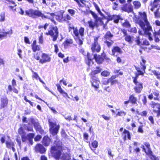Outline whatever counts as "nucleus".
I'll return each instance as SVG.
<instances>
[{
    "label": "nucleus",
    "mask_w": 160,
    "mask_h": 160,
    "mask_svg": "<svg viewBox=\"0 0 160 160\" xmlns=\"http://www.w3.org/2000/svg\"><path fill=\"white\" fill-rule=\"evenodd\" d=\"M142 62L140 63V67L136 68L138 73L136 74V77L134 78L133 80V82L135 84L134 89L135 92L137 93H140L143 88L142 83L138 82L137 80V78L139 75H143L145 72V70L146 68V67L145 66V64L146 61L142 59Z\"/></svg>",
    "instance_id": "1"
},
{
    "label": "nucleus",
    "mask_w": 160,
    "mask_h": 160,
    "mask_svg": "<svg viewBox=\"0 0 160 160\" xmlns=\"http://www.w3.org/2000/svg\"><path fill=\"white\" fill-rule=\"evenodd\" d=\"M58 144L56 146L51 148V152L52 156L57 159H63L68 160L69 159L70 156L67 153H62V142H58Z\"/></svg>",
    "instance_id": "2"
},
{
    "label": "nucleus",
    "mask_w": 160,
    "mask_h": 160,
    "mask_svg": "<svg viewBox=\"0 0 160 160\" xmlns=\"http://www.w3.org/2000/svg\"><path fill=\"white\" fill-rule=\"evenodd\" d=\"M70 32L72 30L73 34L72 35L76 37V40L77 43L80 45L83 44V37L84 36V28L81 27L79 30H78L77 27H70L69 29Z\"/></svg>",
    "instance_id": "3"
},
{
    "label": "nucleus",
    "mask_w": 160,
    "mask_h": 160,
    "mask_svg": "<svg viewBox=\"0 0 160 160\" xmlns=\"http://www.w3.org/2000/svg\"><path fill=\"white\" fill-rule=\"evenodd\" d=\"M35 16L38 17H41L42 19L44 18H48L50 19L53 22V17L55 16V15L54 13H47V15H44L41 12L37 10H34L33 12V18L35 17Z\"/></svg>",
    "instance_id": "4"
},
{
    "label": "nucleus",
    "mask_w": 160,
    "mask_h": 160,
    "mask_svg": "<svg viewBox=\"0 0 160 160\" xmlns=\"http://www.w3.org/2000/svg\"><path fill=\"white\" fill-rule=\"evenodd\" d=\"M139 25L142 29H144V35L148 36L150 40H152L151 37V34L150 32L151 28L149 26V23L147 26L145 24L144 25L143 21H140L139 22Z\"/></svg>",
    "instance_id": "5"
},
{
    "label": "nucleus",
    "mask_w": 160,
    "mask_h": 160,
    "mask_svg": "<svg viewBox=\"0 0 160 160\" xmlns=\"http://www.w3.org/2000/svg\"><path fill=\"white\" fill-rule=\"evenodd\" d=\"M99 37H94V42L92 44L91 49L93 52H99L101 50L100 45L98 42Z\"/></svg>",
    "instance_id": "6"
},
{
    "label": "nucleus",
    "mask_w": 160,
    "mask_h": 160,
    "mask_svg": "<svg viewBox=\"0 0 160 160\" xmlns=\"http://www.w3.org/2000/svg\"><path fill=\"white\" fill-rule=\"evenodd\" d=\"M50 126V132L53 135H56L58 132L60 127L58 125H57L55 122L49 121Z\"/></svg>",
    "instance_id": "7"
},
{
    "label": "nucleus",
    "mask_w": 160,
    "mask_h": 160,
    "mask_svg": "<svg viewBox=\"0 0 160 160\" xmlns=\"http://www.w3.org/2000/svg\"><path fill=\"white\" fill-rule=\"evenodd\" d=\"M48 31L49 34L53 37V41L56 40L58 36V28L56 27L51 26Z\"/></svg>",
    "instance_id": "8"
},
{
    "label": "nucleus",
    "mask_w": 160,
    "mask_h": 160,
    "mask_svg": "<svg viewBox=\"0 0 160 160\" xmlns=\"http://www.w3.org/2000/svg\"><path fill=\"white\" fill-rule=\"evenodd\" d=\"M151 107L152 109V110L154 113H157V116L160 115V104L156 103L153 102H151L150 103Z\"/></svg>",
    "instance_id": "9"
},
{
    "label": "nucleus",
    "mask_w": 160,
    "mask_h": 160,
    "mask_svg": "<svg viewBox=\"0 0 160 160\" xmlns=\"http://www.w3.org/2000/svg\"><path fill=\"white\" fill-rule=\"evenodd\" d=\"M160 7V0H154L153 2H151L148 7V9L153 12L156 8Z\"/></svg>",
    "instance_id": "10"
},
{
    "label": "nucleus",
    "mask_w": 160,
    "mask_h": 160,
    "mask_svg": "<svg viewBox=\"0 0 160 160\" xmlns=\"http://www.w3.org/2000/svg\"><path fill=\"white\" fill-rule=\"evenodd\" d=\"M30 122L34 125V128L37 131H38L41 133L42 132V130L41 126L39 123L36 120L31 118L29 119V124H30Z\"/></svg>",
    "instance_id": "11"
},
{
    "label": "nucleus",
    "mask_w": 160,
    "mask_h": 160,
    "mask_svg": "<svg viewBox=\"0 0 160 160\" xmlns=\"http://www.w3.org/2000/svg\"><path fill=\"white\" fill-rule=\"evenodd\" d=\"M51 61V58L48 55L45 53H43L40 59L39 62L43 64L44 63L49 62Z\"/></svg>",
    "instance_id": "12"
},
{
    "label": "nucleus",
    "mask_w": 160,
    "mask_h": 160,
    "mask_svg": "<svg viewBox=\"0 0 160 160\" xmlns=\"http://www.w3.org/2000/svg\"><path fill=\"white\" fill-rule=\"evenodd\" d=\"M123 130L124 131L122 133V136L124 140L125 141L127 138H128L129 140L131 139L130 134L129 131L125 129H123L122 128L120 129V131L121 132H122Z\"/></svg>",
    "instance_id": "13"
},
{
    "label": "nucleus",
    "mask_w": 160,
    "mask_h": 160,
    "mask_svg": "<svg viewBox=\"0 0 160 160\" xmlns=\"http://www.w3.org/2000/svg\"><path fill=\"white\" fill-rule=\"evenodd\" d=\"M139 14L140 16V17L142 18V20H140L138 22L139 24V22L140 21H142L144 23V25L145 24L147 26L149 24V22L148 21L147 18L146 13L144 12H139Z\"/></svg>",
    "instance_id": "14"
},
{
    "label": "nucleus",
    "mask_w": 160,
    "mask_h": 160,
    "mask_svg": "<svg viewBox=\"0 0 160 160\" xmlns=\"http://www.w3.org/2000/svg\"><path fill=\"white\" fill-rule=\"evenodd\" d=\"M1 108H3L6 107L8 103V100L6 97H3L1 98Z\"/></svg>",
    "instance_id": "15"
},
{
    "label": "nucleus",
    "mask_w": 160,
    "mask_h": 160,
    "mask_svg": "<svg viewBox=\"0 0 160 160\" xmlns=\"http://www.w3.org/2000/svg\"><path fill=\"white\" fill-rule=\"evenodd\" d=\"M35 150L36 152L43 153L45 152L46 150L42 145L39 144L36 145L35 147Z\"/></svg>",
    "instance_id": "16"
},
{
    "label": "nucleus",
    "mask_w": 160,
    "mask_h": 160,
    "mask_svg": "<svg viewBox=\"0 0 160 160\" xmlns=\"http://www.w3.org/2000/svg\"><path fill=\"white\" fill-rule=\"evenodd\" d=\"M19 134L21 135L22 141L23 142H25L26 140V133L24 131L22 128H20L18 130Z\"/></svg>",
    "instance_id": "17"
},
{
    "label": "nucleus",
    "mask_w": 160,
    "mask_h": 160,
    "mask_svg": "<svg viewBox=\"0 0 160 160\" xmlns=\"http://www.w3.org/2000/svg\"><path fill=\"white\" fill-rule=\"evenodd\" d=\"M92 58H94L98 63H101L103 61L104 59L100 55L95 54L92 55Z\"/></svg>",
    "instance_id": "18"
},
{
    "label": "nucleus",
    "mask_w": 160,
    "mask_h": 160,
    "mask_svg": "<svg viewBox=\"0 0 160 160\" xmlns=\"http://www.w3.org/2000/svg\"><path fill=\"white\" fill-rule=\"evenodd\" d=\"M6 144L7 148L10 149L11 148L13 151H14L15 150V149L14 148V143L13 142H12L10 139L6 141Z\"/></svg>",
    "instance_id": "19"
},
{
    "label": "nucleus",
    "mask_w": 160,
    "mask_h": 160,
    "mask_svg": "<svg viewBox=\"0 0 160 160\" xmlns=\"http://www.w3.org/2000/svg\"><path fill=\"white\" fill-rule=\"evenodd\" d=\"M122 51L118 47H114L112 50V55H115L116 53L121 54L122 53Z\"/></svg>",
    "instance_id": "20"
},
{
    "label": "nucleus",
    "mask_w": 160,
    "mask_h": 160,
    "mask_svg": "<svg viewBox=\"0 0 160 160\" xmlns=\"http://www.w3.org/2000/svg\"><path fill=\"white\" fill-rule=\"evenodd\" d=\"M87 24L88 27L92 29H93L95 28H97V23L96 22L95 20L94 21L92 20L88 21Z\"/></svg>",
    "instance_id": "21"
},
{
    "label": "nucleus",
    "mask_w": 160,
    "mask_h": 160,
    "mask_svg": "<svg viewBox=\"0 0 160 160\" xmlns=\"http://www.w3.org/2000/svg\"><path fill=\"white\" fill-rule=\"evenodd\" d=\"M32 50L34 52L38 51L40 49V46L37 44V42L36 40L33 41V43L32 45Z\"/></svg>",
    "instance_id": "22"
},
{
    "label": "nucleus",
    "mask_w": 160,
    "mask_h": 160,
    "mask_svg": "<svg viewBox=\"0 0 160 160\" xmlns=\"http://www.w3.org/2000/svg\"><path fill=\"white\" fill-rule=\"evenodd\" d=\"M56 86L57 88V89L58 91L61 94H63V97H67L68 98H69V97H68V95L67 93L64 92L62 88L60 85L59 84H56Z\"/></svg>",
    "instance_id": "23"
},
{
    "label": "nucleus",
    "mask_w": 160,
    "mask_h": 160,
    "mask_svg": "<svg viewBox=\"0 0 160 160\" xmlns=\"http://www.w3.org/2000/svg\"><path fill=\"white\" fill-rule=\"evenodd\" d=\"M88 59L86 61V62L88 66H90L92 65L93 63V59L94 58H92V55H91L89 53L87 54Z\"/></svg>",
    "instance_id": "24"
},
{
    "label": "nucleus",
    "mask_w": 160,
    "mask_h": 160,
    "mask_svg": "<svg viewBox=\"0 0 160 160\" xmlns=\"http://www.w3.org/2000/svg\"><path fill=\"white\" fill-rule=\"evenodd\" d=\"M74 1L77 2L80 8L81 7H84L86 6L87 2L84 0H74Z\"/></svg>",
    "instance_id": "25"
},
{
    "label": "nucleus",
    "mask_w": 160,
    "mask_h": 160,
    "mask_svg": "<svg viewBox=\"0 0 160 160\" xmlns=\"http://www.w3.org/2000/svg\"><path fill=\"white\" fill-rule=\"evenodd\" d=\"M122 9L126 12H132L133 11V8L131 5L128 6L125 5L122 8Z\"/></svg>",
    "instance_id": "26"
},
{
    "label": "nucleus",
    "mask_w": 160,
    "mask_h": 160,
    "mask_svg": "<svg viewBox=\"0 0 160 160\" xmlns=\"http://www.w3.org/2000/svg\"><path fill=\"white\" fill-rule=\"evenodd\" d=\"M50 142V139L47 136H45L42 140V143L45 146H48Z\"/></svg>",
    "instance_id": "27"
},
{
    "label": "nucleus",
    "mask_w": 160,
    "mask_h": 160,
    "mask_svg": "<svg viewBox=\"0 0 160 160\" xmlns=\"http://www.w3.org/2000/svg\"><path fill=\"white\" fill-rule=\"evenodd\" d=\"M26 136V140L28 139L29 140L30 143L31 145L33 144L32 139L34 136V134L33 133H30L27 134Z\"/></svg>",
    "instance_id": "28"
},
{
    "label": "nucleus",
    "mask_w": 160,
    "mask_h": 160,
    "mask_svg": "<svg viewBox=\"0 0 160 160\" xmlns=\"http://www.w3.org/2000/svg\"><path fill=\"white\" fill-rule=\"evenodd\" d=\"M92 84L93 87L97 89L99 88L100 82L97 79H93L92 82Z\"/></svg>",
    "instance_id": "29"
},
{
    "label": "nucleus",
    "mask_w": 160,
    "mask_h": 160,
    "mask_svg": "<svg viewBox=\"0 0 160 160\" xmlns=\"http://www.w3.org/2000/svg\"><path fill=\"white\" fill-rule=\"evenodd\" d=\"M0 38L1 39L6 37L7 34L9 33L8 32H5L3 29H0Z\"/></svg>",
    "instance_id": "30"
},
{
    "label": "nucleus",
    "mask_w": 160,
    "mask_h": 160,
    "mask_svg": "<svg viewBox=\"0 0 160 160\" xmlns=\"http://www.w3.org/2000/svg\"><path fill=\"white\" fill-rule=\"evenodd\" d=\"M141 148H142L143 151H144L146 154L148 156L150 155H151V154H152V152L150 148H145L144 146H142Z\"/></svg>",
    "instance_id": "31"
},
{
    "label": "nucleus",
    "mask_w": 160,
    "mask_h": 160,
    "mask_svg": "<svg viewBox=\"0 0 160 160\" xmlns=\"http://www.w3.org/2000/svg\"><path fill=\"white\" fill-rule=\"evenodd\" d=\"M133 4L134 8L137 9L139 8L141 6L140 2L138 1H135L133 2Z\"/></svg>",
    "instance_id": "32"
},
{
    "label": "nucleus",
    "mask_w": 160,
    "mask_h": 160,
    "mask_svg": "<svg viewBox=\"0 0 160 160\" xmlns=\"http://www.w3.org/2000/svg\"><path fill=\"white\" fill-rule=\"evenodd\" d=\"M129 100L132 104H135L136 103L137 99L133 95H132L129 97Z\"/></svg>",
    "instance_id": "33"
},
{
    "label": "nucleus",
    "mask_w": 160,
    "mask_h": 160,
    "mask_svg": "<svg viewBox=\"0 0 160 160\" xmlns=\"http://www.w3.org/2000/svg\"><path fill=\"white\" fill-rule=\"evenodd\" d=\"M33 12L34 10L33 9H29L28 10H26L25 11L26 14L27 15H28L30 17L33 18Z\"/></svg>",
    "instance_id": "34"
},
{
    "label": "nucleus",
    "mask_w": 160,
    "mask_h": 160,
    "mask_svg": "<svg viewBox=\"0 0 160 160\" xmlns=\"http://www.w3.org/2000/svg\"><path fill=\"white\" fill-rule=\"evenodd\" d=\"M112 18H111V20H113L114 22L116 23L118 22L120 18V16L118 15H112Z\"/></svg>",
    "instance_id": "35"
},
{
    "label": "nucleus",
    "mask_w": 160,
    "mask_h": 160,
    "mask_svg": "<svg viewBox=\"0 0 160 160\" xmlns=\"http://www.w3.org/2000/svg\"><path fill=\"white\" fill-rule=\"evenodd\" d=\"M56 18L57 20L60 22H63V16L62 14L56 16Z\"/></svg>",
    "instance_id": "36"
},
{
    "label": "nucleus",
    "mask_w": 160,
    "mask_h": 160,
    "mask_svg": "<svg viewBox=\"0 0 160 160\" xmlns=\"http://www.w3.org/2000/svg\"><path fill=\"white\" fill-rule=\"evenodd\" d=\"M95 20L96 22L97 23V27H98L99 25H102L104 24L103 21L102 19L100 18H97Z\"/></svg>",
    "instance_id": "37"
},
{
    "label": "nucleus",
    "mask_w": 160,
    "mask_h": 160,
    "mask_svg": "<svg viewBox=\"0 0 160 160\" xmlns=\"http://www.w3.org/2000/svg\"><path fill=\"white\" fill-rule=\"evenodd\" d=\"M152 94L154 96V100H158V97L159 95L158 91L155 90L153 92Z\"/></svg>",
    "instance_id": "38"
},
{
    "label": "nucleus",
    "mask_w": 160,
    "mask_h": 160,
    "mask_svg": "<svg viewBox=\"0 0 160 160\" xmlns=\"http://www.w3.org/2000/svg\"><path fill=\"white\" fill-rule=\"evenodd\" d=\"M125 40L129 43H131L132 42V38L130 35H127L125 36Z\"/></svg>",
    "instance_id": "39"
},
{
    "label": "nucleus",
    "mask_w": 160,
    "mask_h": 160,
    "mask_svg": "<svg viewBox=\"0 0 160 160\" xmlns=\"http://www.w3.org/2000/svg\"><path fill=\"white\" fill-rule=\"evenodd\" d=\"M72 17L68 14H67L63 17V22H67L68 20H71Z\"/></svg>",
    "instance_id": "40"
},
{
    "label": "nucleus",
    "mask_w": 160,
    "mask_h": 160,
    "mask_svg": "<svg viewBox=\"0 0 160 160\" xmlns=\"http://www.w3.org/2000/svg\"><path fill=\"white\" fill-rule=\"evenodd\" d=\"M159 10V8H158L154 12L155 17L156 18H158L160 17V13Z\"/></svg>",
    "instance_id": "41"
},
{
    "label": "nucleus",
    "mask_w": 160,
    "mask_h": 160,
    "mask_svg": "<svg viewBox=\"0 0 160 160\" xmlns=\"http://www.w3.org/2000/svg\"><path fill=\"white\" fill-rule=\"evenodd\" d=\"M0 21L3 22L5 19V13L2 12L1 13L0 15Z\"/></svg>",
    "instance_id": "42"
},
{
    "label": "nucleus",
    "mask_w": 160,
    "mask_h": 160,
    "mask_svg": "<svg viewBox=\"0 0 160 160\" xmlns=\"http://www.w3.org/2000/svg\"><path fill=\"white\" fill-rule=\"evenodd\" d=\"M32 77L33 78H35L36 79H39L40 80V81L41 82H42L43 83H44L43 82H42L40 78V77H39L38 75L36 72H34L33 73V75H32Z\"/></svg>",
    "instance_id": "43"
},
{
    "label": "nucleus",
    "mask_w": 160,
    "mask_h": 160,
    "mask_svg": "<svg viewBox=\"0 0 160 160\" xmlns=\"http://www.w3.org/2000/svg\"><path fill=\"white\" fill-rule=\"evenodd\" d=\"M101 75L104 77H107L109 75L110 72L108 71H104L101 73Z\"/></svg>",
    "instance_id": "44"
},
{
    "label": "nucleus",
    "mask_w": 160,
    "mask_h": 160,
    "mask_svg": "<svg viewBox=\"0 0 160 160\" xmlns=\"http://www.w3.org/2000/svg\"><path fill=\"white\" fill-rule=\"evenodd\" d=\"M126 114V112L121 111L120 112H118L117 114L116 115L118 116H125Z\"/></svg>",
    "instance_id": "45"
},
{
    "label": "nucleus",
    "mask_w": 160,
    "mask_h": 160,
    "mask_svg": "<svg viewBox=\"0 0 160 160\" xmlns=\"http://www.w3.org/2000/svg\"><path fill=\"white\" fill-rule=\"evenodd\" d=\"M113 36V35L111 34L109 31L107 32L105 36V38H111Z\"/></svg>",
    "instance_id": "46"
},
{
    "label": "nucleus",
    "mask_w": 160,
    "mask_h": 160,
    "mask_svg": "<svg viewBox=\"0 0 160 160\" xmlns=\"http://www.w3.org/2000/svg\"><path fill=\"white\" fill-rule=\"evenodd\" d=\"M152 73L155 75L158 79H160V73H158L155 70L152 71Z\"/></svg>",
    "instance_id": "47"
},
{
    "label": "nucleus",
    "mask_w": 160,
    "mask_h": 160,
    "mask_svg": "<svg viewBox=\"0 0 160 160\" xmlns=\"http://www.w3.org/2000/svg\"><path fill=\"white\" fill-rule=\"evenodd\" d=\"M92 144L93 148H96L98 146V143L97 141L95 140L92 143Z\"/></svg>",
    "instance_id": "48"
},
{
    "label": "nucleus",
    "mask_w": 160,
    "mask_h": 160,
    "mask_svg": "<svg viewBox=\"0 0 160 160\" xmlns=\"http://www.w3.org/2000/svg\"><path fill=\"white\" fill-rule=\"evenodd\" d=\"M43 33H42L39 37V43L42 44L43 43V39L42 36Z\"/></svg>",
    "instance_id": "49"
},
{
    "label": "nucleus",
    "mask_w": 160,
    "mask_h": 160,
    "mask_svg": "<svg viewBox=\"0 0 160 160\" xmlns=\"http://www.w3.org/2000/svg\"><path fill=\"white\" fill-rule=\"evenodd\" d=\"M148 156L152 160H158V158L156 157L154 155H153L152 154H151V155H150Z\"/></svg>",
    "instance_id": "50"
},
{
    "label": "nucleus",
    "mask_w": 160,
    "mask_h": 160,
    "mask_svg": "<svg viewBox=\"0 0 160 160\" xmlns=\"http://www.w3.org/2000/svg\"><path fill=\"white\" fill-rule=\"evenodd\" d=\"M123 26L127 28H129L130 26V25L128 22L127 21H125V22L122 24Z\"/></svg>",
    "instance_id": "51"
},
{
    "label": "nucleus",
    "mask_w": 160,
    "mask_h": 160,
    "mask_svg": "<svg viewBox=\"0 0 160 160\" xmlns=\"http://www.w3.org/2000/svg\"><path fill=\"white\" fill-rule=\"evenodd\" d=\"M68 12L72 16H73L75 13V11L73 9H69L68 10Z\"/></svg>",
    "instance_id": "52"
},
{
    "label": "nucleus",
    "mask_w": 160,
    "mask_h": 160,
    "mask_svg": "<svg viewBox=\"0 0 160 160\" xmlns=\"http://www.w3.org/2000/svg\"><path fill=\"white\" fill-rule=\"evenodd\" d=\"M97 69L93 71V72L94 74H96L97 73H99L101 71V69L100 68L97 67L96 68Z\"/></svg>",
    "instance_id": "53"
},
{
    "label": "nucleus",
    "mask_w": 160,
    "mask_h": 160,
    "mask_svg": "<svg viewBox=\"0 0 160 160\" xmlns=\"http://www.w3.org/2000/svg\"><path fill=\"white\" fill-rule=\"evenodd\" d=\"M143 126L141 125L138 127V132L142 133L143 132V130L142 128Z\"/></svg>",
    "instance_id": "54"
},
{
    "label": "nucleus",
    "mask_w": 160,
    "mask_h": 160,
    "mask_svg": "<svg viewBox=\"0 0 160 160\" xmlns=\"http://www.w3.org/2000/svg\"><path fill=\"white\" fill-rule=\"evenodd\" d=\"M104 42L107 45V46L108 47L111 46L113 43V42L112 41L111 42H109L106 41Z\"/></svg>",
    "instance_id": "55"
},
{
    "label": "nucleus",
    "mask_w": 160,
    "mask_h": 160,
    "mask_svg": "<svg viewBox=\"0 0 160 160\" xmlns=\"http://www.w3.org/2000/svg\"><path fill=\"white\" fill-rule=\"evenodd\" d=\"M135 42L137 43L138 45H140L141 44V42L140 41V37L138 36L136 38L135 40Z\"/></svg>",
    "instance_id": "56"
},
{
    "label": "nucleus",
    "mask_w": 160,
    "mask_h": 160,
    "mask_svg": "<svg viewBox=\"0 0 160 160\" xmlns=\"http://www.w3.org/2000/svg\"><path fill=\"white\" fill-rule=\"evenodd\" d=\"M94 6L96 9L97 10V11H98V13L100 14L101 15H102V13L101 11H100V10L99 7L98 6V5L97 4H94Z\"/></svg>",
    "instance_id": "57"
},
{
    "label": "nucleus",
    "mask_w": 160,
    "mask_h": 160,
    "mask_svg": "<svg viewBox=\"0 0 160 160\" xmlns=\"http://www.w3.org/2000/svg\"><path fill=\"white\" fill-rule=\"evenodd\" d=\"M102 117L103 118L106 120L108 121L110 119V117L109 116H106L105 115H102Z\"/></svg>",
    "instance_id": "58"
},
{
    "label": "nucleus",
    "mask_w": 160,
    "mask_h": 160,
    "mask_svg": "<svg viewBox=\"0 0 160 160\" xmlns=\"http://www.w3.org/2000/svg\"><path fill=\"white\" fill-rule=\"evenodd\" d=\"M31 123L30 122V124H28V126L27 127V129L29 131H32L33 130L32 127L29 126Z\"/></svg>",
    "instance_id": "59"
},
{
    "label": "nucleus",
    "mask_w": 160,
    "mask_h": 160,
    "mask_svg": "<svg viewBox=\"0 0 160 160\" xmlns=\"http://www.w3.org/2000/svg\"><path fill=\"white\" fill-rule=\"evenodd\" d=\"M91 14L93 16V17L94 18L95 20H96L97 18H98L99 17H98L97 15L96 14H95L94 12L91 11Z\"/></svg>",
    "instance_id": "60"
},
{
    "label": "nucleus",
    "mask_w": 160,
    "mask_h": 160,
    "mask_svg": "<svg viewBox=\"0 0 160 160\" xmlns=\"http://www.w3.org/2000/svg\"><path fill=\"white\" fill-rule=\"evenodd\" d=\"M41 138V136L40 135H38L35 137L34 140L35 141H38L40 140Z\"/></svg>",
    "instance_id": "61"
},
{
    "label": "nucleus",
    "mask_w": 160,
    "mask_h": 160,
    "mask_svg": "<svg viewBox=\"0 0 160 160\" xmlns=\"http://www.w3.org/2000/svg\"><path fill=\"white\" fill-rule=\"evenodd\" d=\"M148 112L146 111H144L141 112L140 115L142 116H146Z\"/></svg>",
    "instance_id": "62"
},
{
    "label": "nucleus",
    "mask_w": 160,
    "mask_h": 160,
    "mask_svg": "<svg viewBox=\"0 0 160 160\" xmlns=\"http://www.w3.org/2000/svg\"><path fill=\"white\" fill-rule=\"evenodd\" d=\"M24 40L25 42L27 44H30V43L28 38L26 37H25L24 38Z\"/></svg>",
    "instance_id": "63"
},
{
    "label": "nucleus",
    "mask_w": 160,
    "mask_h": 160,
    "mask_svg": "<svg viewBox=\"0 0 160 160\" xmlns=\"http://www.w3.org/2000/svg\"><path fill=\"white\" fill-rule=\"evenodd\" d=\"M22 52V51L20 49H18V54L19 56V58H22V55L21 54V53Z\"/></svg>",
    "instance_id": "64"
}]
</instances>
